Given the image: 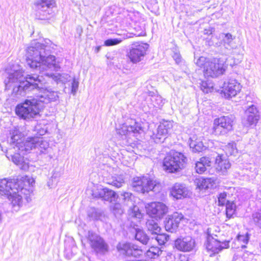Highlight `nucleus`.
<instances>
[{
    "mask_svg": "<svg viewBox=\"0 0 261 261\" xmlns=\"http://www.w3.org/2000/svg\"><path fill=\"white\" fill-rule=\"evenodd\" d=\"M53 43L46 39L44 42H32L27 49V63L31 68L43 72L47 69L58 70L59 65L56 58L51 55Z\"/></svg>",
    "mask_w": 261,
    "mask_h": 261,
    "instance_id": "nucleus-1",
    "label": "nucleus"
},
{
    "mask_svg": "<svg viewBox=\"0 0 261 261\" xmlns=\"http://www.w3.org/2000/svg\"><path fill=\"white\" fill-rule=\"evenodd\" d=\"M24 71L19 66L13 65L6 69L4 84L6 90L13 89L16 95L24 96L27 92L40 88L42 76L35 74L23 75Z\"/></svg>",
    "mask_w": 261,
    "mask_h": 261,
    "instance_id": "nucleus-2",
    "label": "nucleus"
},
{
    "mask_svg": "<svg viewBox=\"0 0 261 261\" xmlns=\"http://www.w3.org/2000/svg\"><path fill=\"white\" fill-rule=\"evenodd\" d=\"M49 102V98L40 96L37 98H28L18 105L16 107V113L21 118L30 119L39 115L40 111L43 107V103Z\"/></svg>",
    "mask_w": 261,
    "mask_h": 261,
    "instance_id": "nucleus-3",
    "label": "nucleus"
},
{
    "mask_svg": "<svg viewBox=\"0 0 261 261\" xmlns=\"http://www.w3.org/2000/svg\"><path fill=\"white\" fill-rule=\"evenodd\" d=\"M186 160L182 153L171 151L164 159V169L169 173L176 172L184 167Z\"/></svg>",
    "mask_w": 261,
    "mask_h": 261,
    "instance_id": "nucleus-4",
    "label": "nucleus"
},
{
    "mask_svg": "<svg viewBox=\"0 0 261 261\" xmlns=\"http://www.w3.org/2000/svg\"><path fill=\"white\" fill-rule=\"evenodd\" d=\"M227 67L226 59L214 58L206 64L203 70V74L207 77H217L224 73Z\"/></svg>",
    "mask_w": 261,
    "mask_h": 261,
    "instance_id": "nucleus-5",
    "label": "nucleus"
},
{
    "mask_svg": "<svg viewBox=\"0 0 261 261\" xmlns=\"http://www.w3.org/2000/svg\"><path fill=\"white\" fill-rule=\"evenodd\" d=\"M132 186L134 190L144 194L149 191L158 193L161 190V185L146 177H136L133 179Z\"/></svg>",
    "mask_w": 261,
    "mask_h": 261,
    "instance_id": "nucleus-6",
    "label": "nucleus"
},
{
    "mask_svg": "<svg viewBox=\"0 0 261 261\" xmlns=\"http://www.w3.org/2000/svg\"><path fill=\"white\" fill-rule=\"evenodd\" d=\"M32 183L27 186L25 184H22L19 187L16 186L13 187V189L10 192L7 197L11 201L12 208L14 211L17 212L19 210L20 207L22 204V195H28L33 191Z\"/></svg>",
    "mask_w": 261,
    "mask_h": 261,
    "instance_id": "nucleus-7",
    "label": "nucleus"
},
{
    "mask_svg": "<svg viewBox=\"0 0 261 261\" xmlns=\"http://www.w3.org/2000/svg\"><path fill=\"white\" fill-rule=\"evenodd\" d=\"M35 183L33 178L29 176H24L20 179H13L7 180L6 178L0 179V195L7 196L10 194V192L13 189V187L17 186L19 187L22 184H25L27 186Z\"/></svg>",
    "mask_w": 261,
    "mask_h": 261,
    "instance_id": "nucleus-8",
    "label": "nucleus"
},
{
    "mask_svg": "<svg viewBox=\"0 0 261 261\" xmlns=\"http://www.w3.org/2000/svg\"><path fill=\"white\" fill-rule=\"evenodd\" d=\"M55 0H36L34 2L36 17L40 20L50 18L53 14Z\"/></svg>",
    "mask_w": 261,
    "mask_h": 261,
    "instance_id": "nucleus-9",
    "label": "nucleus"
},
{
    "mask_svg": "<svg viewBox=\"0 0 261 261\" xmlns=\"http://www.w3.org/2000/svg\"><path fill=\"white\" fill-rule=\"evenodd\" d=\"M149 45L147 43L137 42L130 45L127 57L133 64H137L144 59Z\"/></svg>",
    "mask_w": 261,
    "mask_h": 261,
    "instance_id": "nucleus-10",
    "label": "nucleus"
},
{
    "mask_svg": "<svg viewBox=\"0 0 261 261\" xmlns=\"http://www.w3.org/2000/svg\"><path fill=\"white\" fill-rule=\"evenodd\" d=\"M216 234L211 233V229H207V241L205 244L206 248L213 253H218L222 249L229 247L228 241H220L217 238Z\"/></svg>",
    "mask_w": 261,
    "mask_h": 261,
    "instance_id": "nucleus-11",
    "label": "nucleus"
},
{
    "mask_svg": "<svg viewBox=\"0 0 261 261\" xmlns=\"http://www.w3.org/2000/svg\"><path fill=\"white\" fill-rule=\"evenodd\" d=\"M234 118L222 116L214 120L213 132L216 135H224L232 130Z\"/></svg>",
    "mask_w": 261,
    "mask_h": 261,
    "instance_id": "nucleus-12",
    "label": "nucleus"
},
{
    "mask_svg": "<svg viewBox=\"0 0 261 261\" xmlns=\"http://www.w3.org/2000/svg\"><path fill=\"white\" fill-rule=\"evenodd\" d=\"M147 213L156 219H162L168 212V207L161 202H153L146 206Z\"/></svg>",
    "mask_w": 261,
    "mask_h": 261,
    "instance_id": "nucleus-13",
    "label": "nucleus"
},
{
    "mask_svg": "<svg viewBox=\"0 0 261 261\" xmlns=\"http://www.w3.org/2000/svg\"><path fill=\"white\" fill-rule=\"evenodd\" d=\"M88 239L91 247L97 253H105L108 251V245L100 236L95 233L89 231Z\"/></svg>",
    "mask_w": 261,
    "mask_h": 261,
    "instance_id": "nucleus-14",
    "label": "nucleus"
},
{
    "mask_svg": "<svg viewBox=\"0 0 261 261\" xmlns=\"http://www.w3.org/2000/svg\"><path fill=\"white\" fill-rule=\"evenodd\" d=\"M117 249L120 254L135 257L142 255L143 251L134 244L127 242H120L117 245Z\"/></svg>",
    "mask_w": 261,
    "mask_h": 261,
    "instance_id": "nucleus-15",
    "label": "nucleus"
},
{
    "mask_svg": "<svg viewBox=\"0 0 261 261\" xmlns=\"http://www.w3.org/2000/svg\"><path fill=\"white\" fill-rule=\"evenodd\" d=\"M196 246L195 240L191 236L180 237L174 242V247L178 251L188 252L193 251Z\"/></svg>",
    "mask_w": 261,
    "mask_h": 261,
    "instance_id": "nucleus-16",
    "label": "nucleus"
},
{
    "mask_svg": "<svg viewBox=\"0 0 261 261\" xmlns=\"http://www.w3.org/2000/svg\"><path fill=\"white\" fill-rule=\"evenodd\" d=\"M172 127V123L171 121H164L159 125L156 133H153L151 135L152 139L154 141L159 143L163 142L165 137L168 134Z\"/></svg>",
    "mask_w": 261,
    "mask_h": 261,
    "instance_id": "nucleus-17",
    "label": "nucleus"
},
{
    "mask_svg": "<svg viewBox=\"0 0 261 261\" xmlns=\"http://www.w3.org/2000/svg\"><path fill=\"white\" fill-rule=\"evenodd\" d=\"M241 85L236 80H229L224 83L223 93L226 98L235 96L241 91Z\"/></svg>",
    "mask_w": 261,
    "mask_h": 261,
    "instance_id": "nucleus-18",
    "label": "nucleus"
},
{
    "mask_svg": "<svg viewBox=\"0 0 261 261\" xmlns=\"http://www.w3.org/2000/svg\"><path fill=\"white\" fill-rule=\"evenodd\" d=\"M183 218V215L181 213L177 212L174 213L173 214L169 215L165 224L166 230L171 232H175Z\"/></svg>",
    "mask_w": 261,
    "mask_h": 261,
    "instance_id": "nucleus-19",
    "label": "nucleus"
},
{
    "mask_svg": "<svg viewBox=\"0 0 261 261\" xmlns=\"http://www.w3.org/2000/svg\"><path fill=\"white\" fill-rule=\"evenodd\" d=\"M141 127L139 123L135 122L133 125H123L118 130V134L122 136V139H126L131 136H137L141 130Z\"/></svg>",
    "mask_w": 261,
    "mask_h": 261,
    "instance_id": "nucleus-20",
    "label": "nucleus"
},
{
    "mask_svg": "<svg viewBox=\"0 0 261 261\" xmlns=\"http://www.w3.org/2000/svg\"><path fill=\"white\" fill-rule=\"evenodd\" d=\"M171 195L176 199H181L189 197L191 192L185 185L175 184L171 189Z\"/></svg>",
    "mask_w": 261,
    "mask_h": 261,
    "instance_id": "nucleus-21",
    "label": "nucleus"
},
{
    "mask_svg": "<svg viewBox=\"0 0 261 261\" xmlns=\"http://www.w3.org/2000/svg\"><path fill=\"white\" fill-rule=\"evenodd\" d=\"M220 37L222 38L223 45L227 50L225 52L226 54L231 53L233 50L237 48V45L234 41L236 39L235 36H233L231 34L228 33L221 34Z\"/></svg>",
    "mask_w": 261,
    "mask_h": 261,
    "instance_id": "nucleus-22",
    "label": "nucleus"
},
{
    "mask_svg": "<svg viewBox=\"0 0 261 261\" xmlns=\"http://www.w3.org/2000/svg\"><path fill=\"white\" fill-rule=\"evenodd\" d=\"M36 137L28 138L25 141L18 143L17 149L19 150V152L22 153V155L29 152L33 148H36V141H36Z\"/></svg>",
    "mask_w": 261,
    "mask_h": 261,
    "instance_id": "nucleus-23",
    "label": "nucleus"
},
{
    "mask_svg": "<svg viewBox=\"0 0 261 261\" xmlns=\"http://www.w3.org/2000/svg\"><path fill=\"white\" fill-rule=\"evenodd\" d=\"M215 164L217 172L222 175H225L230 167L229 161L226 159H223L222 156L219 155L216 158Z\"/></svg>",
    "mask_w": 261,
    "mask_h": 261,
    "instance_id": "nucleus-24",
    "label": "nucleus"
},
{
    "mask_svg": "<svg viewBox=\"0 0 261 261\" xmlns=\"http://www.w3.org/2000/svg\"><path fill=\"white\" fill-rule=\"evenodd\" d=\"M190 140L189 145L193 152H200L206 149V146L203 145L200 139H197L195 136H193L190 137Z\"/></svg>",
    "mask_w": 261,
    "mask_h": 261,
    "instance_id": "nucleus-25",
    "label": "nucleus"
},
{
    "mask_svg": "<svg viewBox=\"0 0 261 261\" xmlns=\"http://www.w3.org/2000/svg\"><path fill=\"white\" fill-rule=\"evenodd\" d=\"M98 196L102 199L112 202L114 201L117 197L116 193L112 190L108 188H103L98 190Z\"/></svg>",
    "mask_w": 261,
    "mask_h": 261,
    "instance_id": "nucleus-26",
    "label": "nucleus"
},
{
    "mask_svg": "<svg viewBox=\"0 0 261 261\" xmlns=\"http://www.w3.org/2000/svg\"><path fill=\"white\" fill-rule=\"evenodd\" d=\"M211 165V162L207 157H202L199 161L195 164V170L197 173L199 174L203 173L206 169L207 167Z\"/></svg>",
    "mask_w": 261,
    "mask_h": 261,
    "instance_id": "nucleus-27",
    "label": "nucleus"
},
{
    "mask_svg": "<svg viewBox=\"0 0 261 261\" xmlns=\"http://www.w3.org/2000/svg\"><path fill=\"white\" fill-rule=\"evenodd\" d=\"M120 199H121L124 204L131 207L134 206L135 203V197L130 192H123L117 196Z\"/></svg>",
    "mask_w": 261,
    "mask_h": 261,
    "instance_id": "nucleus-28",
    "label": "nucleus"
},
{
    "mask_svg": "<svg viewBox=\"0 0 261 261\" xmlns=\"http://www.w3.org/2000/svg\"><path fill=\"white\" fill-rule=\"evenodd\" d=\"M44 75L49 77H51L53 80L56 82L57 83L65 84L70 81V76L66 73H49L46 72L44 73Z\"/></svg>",
    "mask_w": 261,
    "mask_h": 261,
    "instance_id": "nucleus-29",
    "label": "nucleus"
},
{
    "mask_svg": "<svg viewBox=\"0 0 261 261\" xmlns=\"http://www.w3.org/2000/svg\"><path fill=\"white\" fill-rule=\"evenodd\" d=\"M17 151V153L11 155L12 162L18 166L21 169L27 170L28 168V165L23 162V158L21 156L22 153H20L18 149Z\"/></svg>",
    "mask_w": 261,
    "mask_h": 261,
    "instance_id": "nucleus-30",
    "label": "nucleus"
},
{
    "mask_svg": "<svg viewBox=\"0 0 261 261\" xmlns=\"http://www.w3.org/2000/svg\"><path fill=\"white\" fill-rule=\"evenodd\" d=\"M135 239L143 244L146 245L149 242L152 243L153 240V237L149 238L142 230L138 229H136Z\"/></svg>",
    "mask_w": 261,
    "mask_h": 261,
    "instance_id": "nucleus-31",
    "label": "nucleus"
},
{
    "mask_svg": "<svg viewBox=\"0 0 261 261\" xmlns=\"http://www.w3.org/2000/svg\"><path fill=\"white\" fill-rule=\"evenodd\" d=\"M11 135V139L10 140V142L11 145L13 146V147L15 149L17 148V145H18L19 143H22L21 141V135L19 131L17 129H14L11 130L10 132Z\"/></svg>",
    "mask_w": 261,
    "mask_h": 261,
    "instance_id": "nucleus-32",
    "label": "nucleus"
},
{
    "mask_svg": "<svg viewBox=\"0 0 261 261\" xmlns=\"http://www.w3.org/2000/svg\"><path fill=\"white\" fill-rule=\"evenodd\" d=\"M214 180L212 178H199L197 179L196 182L197 187L200 190L207 189L213 186Z\"/></svg>",
    "mask_w": 261,
    "mask_h": 261,
    "instance_id": "nucleus-33",
    "label": "nucleus"
},
{
    "mask_svg": "<svg viewBox=\"0 0 261 261\" xmlns=\"http://www.w3.org/2000/svg\"><path fill=\"white\" fill-rule=\"evenodd\" d=\"M130 37H132V36H130V34H128V33L124 34L122 35V36L120 38H111V39L106 40L104 42V44H105V45H106L107 46L117 45V44L120 43L123 40L130 38Z\"/></svg>",
    "mask_w": 261,
    "mask_h": 261,
    "instance_id": "nucleus-34",
    "label": "nucleus"
},
{
    "mask_svg": "<svg viewBox=\"0 0 261 261\" xmlns=\"http://www.w3.org/2000/svg\"><path fill=\"white\" fill-rule=\"evenodd\" d=\"M146 224L147 230L150 231L152 234H157L160 232L161 229V227L155 220L153 219L148 220Z\"/></svg>",
    "mask_w": 261,
    "mask_h": 261,
    "instance_id": "nucleus-35",
    "label": "nucleus"
},
{
    "mask_svg": "<svg viewBox=\"0 0 261 261\" xmlns=\"http://www.w3.org/2000/svg\"><path fill=\"white\" fill-rule=\"evenodd\" d=\"M162 252V250L158 247L151 246L146 251V256L150 258H156Z\"/></svg>",
    "mask_w": 261,
    "mask_h": 261,
    "instance_id": "nucleus-36",
    "label": "nucleus"
},
{
    "mask_svg": "<svg viewBox=\"0 0 261 261\" xmlns=\"http://www.w3.org/2000/svg\"><path fill=\"white\" fill-rule=\"evenodd\" d=\"M258 120L257 115L246 114L245 113L242 123L246 126H250L256 122Z\"/></svg>",
    "mask_w": 261,
    "mask_h": 261,
    "instance_id": "nucleus-37",
    "label": "nucleus"
},
{
    "mask_svg": "<svg viewBox=\"0 0 261 261\" xmlns=\"http://www.w3.org/2000/svg\"><path fill=\"white\" fill-rule=\"evenodd\" d=\"M108 184L116 188L121 187L124 184V177L122 175H116L113 176L110 180Z\"/></svg>",
    "mask_w": 261,
    "mask_h": 261,
    "instance_id": "nucleus-38",
    "label": "nucleus"
},
{
    "mask_svg": "<svg viewBox=\"0 0 261 261\" xmlns=\"http://www.w3.org/2000/svg\"><path fill=\"white\" fill-rule=\"evenodd\" d=\"M36 148H38L41 153L44 152V150H46L49 147V144L43 139L42 138L36 137Z\"/></svg>",
    "mask_w": 261,
    "mask_h": 261,
    "instance_id": "nucleus-39",
    "label": "nucleus"
},
{
    "mask_svg": "<svg viewBox=\"0 0 261 261\" xmlns=\"http://www.w3.org/2000/svg\"><path fill=\"white\" fill-rule=\"evenodd\" d=\"M154 234L156 236L153 237V240L152 243H153V242H156L160 245H163L167 242L169 239V236L164 233H158Z\"/></svg>",
    "mask_w": 261,
    "mask_h": 261,
    "instance_id": "nucleus-40",
    "label": "nucleus"
},
{
    "mask_svg": "<svg viewBox=\"0 0 261 261\" xmlns=\"http://www.w3.org/2000/svg\"><path fill=\"white\" fill-rule=\"evenodd\" d=\"M226 214L228 218L232 217L236 211V205L232 201H227L226 203Z\"/></svg>",
    "mask_w": 261,
    "mask_h": 261,
    "instance_id": "nucleus-41",
    "label": "nucleus"
},
{
    "mask_svg": "<svg viewBox=\"0 0 261 261\" xmlns=\"http://www.w3.org/2000/svg\"><path fill=\"white\" fill-rule=\"evenodd\" d=\"M150 100L151 101L153 105L155 107H162L164 103L162 97L158 94H153L150 95Z\"/></svg>",
    "mask_w": 261,
    "mask_h": 261,
    "instance_id": "nucleus-42",
    "label": "nucleus"
},
{
    "mask_svg": "<svg viewBox=\"0 0 261 261\" xmlns=\"http://www.w3.org/2000/svg\"><path fill=\"white\" fill-rule=\"evenodd\" d=\"M60 176V173L58 172L55 171L51 177V179L48 181V186L50 188H52L56 186L58 183V179Z\"/></svg>",
    "mask_w": 261,
    "mask_h": 261,
    "instance_id": "nucleus-43",
    "label": "nucleus"
},
{
    "mask_svg": "<svg viewBox=\"0 0 261 261\" xmlns=\"http://www.w3.org/2000/svg\"><path fill=\"white\" fill-rule=\"evenodd\" d=\"M129 215L132 217L136 218L138 219H140L142 217V214L140 212L139 207L135 205V204H134V206L129 207Z\"/></svg>",
    "mask_w": 261,
    "mask_h": 261,
    "instance_id": "nucleus-44",
    "label": "nucleus"
},
{
    "mask_svg": "<svg viewBox=\"0 0 261 261\" xmlns=\"http://www.w3.org/2000/svg\"><path fill=\"white\" fill-rule=\"evenodd\" d=\"M249 235L248 233H246L245 235L243 234H238L237 236V240L240 243H242L241 244V247L242 248H246V245L248 243L249 241Z\"/></svg>",
    "mask_w": 261,
    "mask_h": 261,
    "instance_id": "nucleus-45",
    "label": "nucleus"
},
{
    "mask_svg": "<svg viewBox=\"0 0 261 261\" xmlns=\"http://www.w3.org/2000/svg\"><path fill=\"white\" fill-rule=\"evenodd\" d=\"M213 88V84L206 81H201L200 84L201 90L204 93L211 92Z\"/></svg>",
    "mask_w": 261,
    "mask_h": 261,
    "instance_id": "nucleus-46",
    "label": "nucleus"
},
{
    "mask_svg": "<svg viewBox=\"0 0 261 261\" xmlns=\"http://www.w3.org/2000/svg\"><path fill=\"white\" fill-rule=\"evenodd\" d=\"M225 151L227 154H234L237 152L236 145L233 143L228 144V145L225 147Z\"/></svg>",
    "mask_w": 261,
    "mask_h": 261,
    "instance_id": "nucleus-47",
    "label": "nucleus"
},
{
    "mask_svg": "<svg viewBox=\"0 0 261 261\" xmlns=\"http://www.w3.org/2000/svg\"><path fill=\"white\" fill-rule=\"evenodd\" d=\"M252 218L254 223L261 228V210L252 214Z\"/></svg>",
    "mask_w": 261,
    "mask_h": 261,
    "instance_id": "nucleus-48",
    "label": "nucleus"
},
{
    "mask_svg": "<svg viewBox=\"0 0 261 261\" xmlns=\"http://www.w3.org/2000/svg\"><path fill=\"white\" fill-rule=\"evenodd\" d=\"M227 201L229 200L227 198V193L226 192H223L219 194L218 196L219 205H224L227 202Z\"/></svg>",
    "mask_w": 261,
    "mask_h": 261,
    "instance_id": "nucleus-49",
    "label": "nucleus"
},
{
    "mask_svg": "<svg viewBox=\"0 0 261 261\" xmlns=\"http://www.w3.org/2000/svg\"><path fill=\"white\" fill-rule=\"evenodd\" d=\"M208 61H210V60L207 59L204 57H200L197 60L196 64L199 67L203 68L204 69L205 65L208 62Z\"/></svg>",
    "mask_w": 261,
    "mask_h": 261,
    "instance_id": "nucleus-50",
    "label": "nucleus"
},
{
    "mask_svg": "<svg viewBox=\"0 0 261 261\" xmlns=\"http://www.w3.org/2000/svg\"><path fill=\"white\" fill-rule=\"evenodd\" d=\"M79 82L75 78H74L71 83V93L75 95L79 88Z\"/></svg>",
    "mask_w": 261,
    "mask_h": 261,
    "instance_id": "nucleus-51",
    "label": "nucleus"
},
{
    "mask_svg": "<svg viewBox=\"0 0 261 261\" xmlns=\"http://www.w3.org/2000/svg\"><path fill=\"white\" fill-rule=\"evenodd\" d=\"M245 113L246 114L257 115V110L256 107L253 105H252L248 107V108L245 111Z\"/></svg>",
    "mask_w": 261,
    "mask_h": 261,
    "instance_id": "nucleus-52",
    "label": "nucleus"
},
{
    "mask_svg": "<svg viewBox=\"0 0 261 261\" xmlns=\"http://www.w3.org/2000/svg\"><path fill=\"white\" fill-rule=\"evenodd\" d=\"M135 32L134 33H129V34H130L131 35L133 34L136 36H142L145 34L143 29L141 27H139L138 29H137L136 28H135Z\"/></svg>",
    "mask_w": 261,
    "mask_h": 261,
    "instance_id": "nucleus-53",
    "label": "nucleus"
},
{
    "mask_svg": "<svg viewBox=\"0 0 261 261\" xmlns=\"http://www.w3.org/2000/svg\"><path fill=\"white\" fill-rule=\"evenodd\" d=\"M173 58L177 64H179L181 62V56L179 53H174L173 55Z\"/></svg>",
    "mask_w": 261,
    "mask_h": 261,
    "instance_id": "nucleus-54",
    "label": "nucleus"
},
{
    "mask_svg": "<svg viewBox=\"0 0 261 261\" xmlns=\"http://www.w3.org/2000/svg\"><path fill=\"white\" fill-rule=\"evenodd\" d=\"M46 132V130L43 128V129L39 130V131L38 132V133L39 135L42 136V135H44V134H45Z\"/></svg>",
    "mask_w": 261,
    "mask_h": 261,
    "instance_id": "nucleus-55",
    "label": "nucleus"
},
{
    "mask_svg": "<svg viewBox=\"0 0 261 261\" xmlns=\"http://www.w3.org/2000/svg\"><path fill=\"white\" fill-rule=\"evenodd\" d=\"M120 206V204H116L115 206V208H117L118 209V211H119V213L120 214H121L122 213V210L121 209H119V207Z\"/></svg>",
    "mask_w": 261,
    "mask_h": 261,
    "instance_id": "nucleus-56",
    "label": "nucleus"
},
{
    "mask_svg": "<svg viewBox=\"0 0 261 261\" xmlns=\"http://www.w3.org/2000/svg\"><path fill=\"white\" fill-rule=\"evenodd\" d=\"M2 215H1V214L0 213V223H1V222H2Z\"/></svg>",
    "mask_w": 261,
    "mask_h": 261,
    "instance_id": "nucleus-57",
    "label": "nucleus"
},
{
    "mask_svg": "<svg viewBox=\"0 0 261 261\" xmlns=\"http://www.w3.org/2000/svg\"><path fill=\"white\" fill-rule=\"evenodd\" d=\"M99 49H100V47H97V52L99 51Z\"/></svg>",
    "mask_w": 261,
    "mask_h": 261,
    "instance_id": "nucleus-58",
    "label": "nucleus"
},
{
    "mask_svg": "<svg viewBox=\"0 0 261 261\" xmlns=\"http://www.w3.org/2000/svg\"><path fill=\"white\" fill-rule=\"evenodd\" d=\"M95 218L96 219H99V218H98V217H95Z\"/></svg>",
    "mask_w": 261,
    "mask_h": 261,
    "instance_id": "nucleus-59",
    "label": "nucleus"
}]
</instances>
